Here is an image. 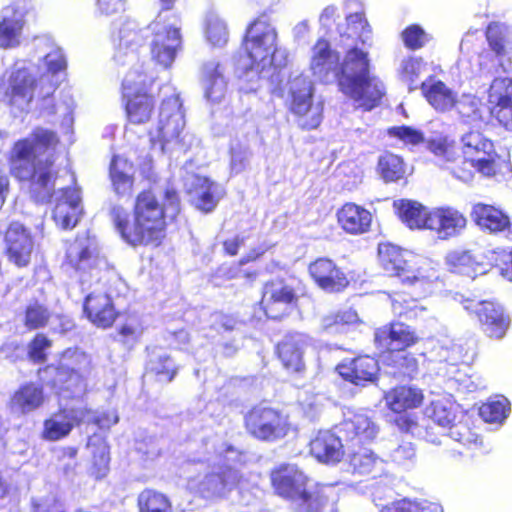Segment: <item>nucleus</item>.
Returning a JSON list of instances; mask_svg holds the SVG:
<instances>
[{"mask_svg": "<svg viewBox=\"0 0 512 512\" xmlns=\"http://www.w3.org/2000/svg\"><path fill=\"white\" fill-rule=\"evenodd\" d=\"M250 152L246 146L237 145L231 147L230 169L232 173H240L248 163Z\"/></svg>", "mask_w": 512, "mask_h": 512, "instance_id": "obj_64", "label": "nucleus"}, {"mask_svg": "<svg viewBox=\"0 0 512 512\" xmlns=\"http://www.w3.org/2000/svg\"><path fill=\"white\" fill-rule=\"evenodd\" d=\"M189 201L197 209L210 212L214 209L217 201L212 193V184L206 177L196 174H189L184 182Z\"/></svg>", "mask_w": 512, "mask_h": 512, "instance_id": "obj_30", "label": "nucleus"}, {"mask_svg": "<svg viewBox=\"0 0 512 512\" xmlns=\"http://www.w3.org/2000/svg\"><path fill=\"white\" fill-rule=\"evenodd\" d=\"M288 106L302 129H315L320 125L324 106L321 98H290Z\"/></svg>", "mask_w": 512, "mask_h": 512, "instance_id": "obj_29", "label": "nucleus"}, {"mask_svg": "<svg viewBox=\"0 0 512 512\" xmlns=\"http://www.w3.org/2000/svg\"><path fill=\"white\" fill-rule=\"evenodd\" d=\"M271 480L277 494L290 500L298 512H319L328 502L326 487L309 485L307 476L296 465L279 466Z\"/></svg>", "mask_w": 512, "mask_h": 512, "instance_id": "obj_4", "label": "nucleus"}, {"mask_svg": "<svg viewBox=\"0 0 512 512\" xmlns=\"http://www.w3.org/2000/svg\"><path fill=\"white\" fill-rule=\"evenodd\" d=\"M125 107L129 120L135 124L148 121L153 110L149 98H128Z\"/></svg>", "mask_w": 512, "mask_h": 512, "instance_id": "obj_49", "label": "nucleus"}, {"mask_svg": "<svg viewBox=\"0 0 512 512\" xmlns=\"http://www.w3.org/2000/svg\"><path fill=\"white\" fill-rule=\"evenodd\" d=\"M310 339L303 333H289L277 345V354L287 370L298 372L304 367L303 354Z\"/></svg>", "mask_w": 512, "mask_h": 512, "instance_id": "obj_22", "label": "nucleus"}, {"mask_svg": "<svg viewBox=\"0 0 512 512\" xmlns=\"http://www.w3.org/2000/svg\"><path fill=\"white\" fill-rule=\"evenodd\" d=\"M179 98H165L160 106L159 132L164 143L177 139L185 126Z\"/></svg>", "mask_w": 512, "mask_h": 512, "instance_id": "obj_21", "label": "nucleus"}, {"mask_svg": "<svg viewBox=\"0 0 512 512\" xmlns=\"http://www.w3.org/2000/svg\"><path fill=\"white\" fill-rule=\"evenodd\" d=\"M154 33L151 41L152 58L164 68L172 66L177 53L182 49L180 20L175 17L172 22L156 21L151 25Z\"/></svg>", "mask_w": 512, "mask_h": 512, "instance_id": "obj_11", "label": "nucleus"}, {"mask_svg": "<svg viewBox=\"0 0 512 512\" xmlns=\"http://www.w3.org/2000/svg\"><path fill=\"white\" fill-rule=\"evenodd\" d=\"M465 163L485 176L495 172L496 152L493 142L479 130L464 133L460 139Z\"/></svg>", "mask_w": 512, "mask_h": 512, "instance_id": "obj_12", "label": "nucleus"}, {"mask_svg": "<svg viewBox=\"0 0 512 512\" xmlns=\"http://www.w3.org/2000/svg\"><path fill=\"white\" fill-rule=\"evenodd\" d=\"M473 221L490 233H501L512 240V223L507 215L491 205L477 203L471 211Z\"/></svg>", "mask_w": 512, "mask_h": 512, "instance_id": "obj_23", "label": "nucleus"}, {"mask_svg": "<svg viewBox=\"0 0 512 512\" xmlns=\"http://www.w3.org/2000/svg\"><path fill=\"white\" fill-rule=\"evenodd\" d=\"M224 478L221 474H209L199 483L198 491L204 498H213L220 495Z\"/></svg>", "mask_w": 512, "mask_h": 512, "instance_id": "obj_61", "label": "nucleus"}, {"mask_svg": "<svg viewBox=\"0 0 512 512\" xmlns=\"http://www.w3.org/2000/svg\"><path fill=\"white\" fill-rule=\"evenodd\" d=\"M378 170L386 182H395L405 175V166L401 157L385 153L378 160Z\"/></svg>", "mask_w": 512, "mask_h": 512, "instance_id": "obj_45", "label": "nucleus"}, {"mask_svg": "<svg viewBox=\"0 0 512 512\" xmlns=\"http://www.w3.org/2000/svg\"><path fill=\"white\" fill-rule=\"evenodd\" d=\"M418 336L410 326L396 322L375 331V342L380 348L403 352L418 341Z\"/></svg>", "mask_w": 512, "mask_h": 512, "instance_id": "obj_18", "label": "nucleus"}, {"mask_svg": "<svg viewBox=\"0 0 512 512\" xmlns=\"http://www.w3.org/2000/svg\"><path fill=\"white\" fill-rule=\"evenodd\" d=\"M90 370L91 358L88 354L78 349H68L63 353L57 376L59 380H62V376L71 371L69 382L75 380L76 388L74 392L80 393L84 390L82 378L88 375Z\"/></svg>", "mask_w": 512, "mask_h": 512, "instance_id": "obj_24", "label": "nucleus"}, {"mask_svg": "<svg viewBox=\"0 0 512 512\" xmlns=\"http://www.w3.org/2000/svg\"><path fill=\"white\" fill-rule=\"evenodd\" d=\"M226 486L229 481L236 484L239 481V467L245 462V455L233 447L226 446Z\"/></svg>", "mask_w": 512, "mask_h": 512, "instance_id": "obj_56", "label": "nucleus"}, {"mask_svg": "<svg viewBox=\"0 0 512 512\" xmlns=\"http://www.w3.org/2000/svg\"><path fill=\"white\" fill-rule=\"evenodd\" d=\"M448 428L447 437L465 446L476 445L479 441V436L464 423L450 424Z\"/></svg>", "mask_w": 512, "mask_h": 512, "instance_id": "obj_58", "label": "nucleus"}, {"mask_svg": "<svg viewBox=\"0 0 512 512\" xmlns=\"http://www.w3.org/2000/svg\"><path fill=\"white\" fill-rule=\"evenodd\" d=\"M224 67L221 61H208L204 64L202 71V86L205 89V96H210L221 90L224 85Z\"/></svg>", "mask_w": 512, "mask_h": 512, "instance_id": "obj_44", "label": "nucleus"}, {"mask_svg": "<svg viewBox=\"0 0 512 512\" xmlns=\"http://www.w3.org/2000/svg\"><path fill=\"white\" fill-rule=\"evenodd\" d=\"M392 310L395 315L407 316L408 318L417 316V302L414 299L407 298L402 293H395L391 299Z\"/></svg>", "mask_w": 512, "mask_h": 512, "instance_id": "obj_59", "label": "nucleus"}, {"mask_svg": "<svg viewBox=\"0 0 512 512\" xmlns=\"http://www.w3.org/2000/svg\"><path fill=\"white\" fill-rule=\"evenodd\" d=\"M415 456V448L410 442H403L389 454L392 462L403 467H410L414 463Z\"/></svg>", "mask_w": 512, "mask_h": 512, "instance_id": "obj_60", "label": "nucleus"}, {"mask_svg": "<svg viewBox=\"0 0 512 512\" xmlns=\"http://www.w3.org/2000/svg\"><path fill=\"white\" fill-rule=\"evenodd\" d=\"M50 316L51 314L45 306L35 302L26 308L25 325L29 329L44 327L48 323Z\"/></svg>", "mask_w": 512, "mask_h": 512, "instance_id": "obj_55", "label": "nucleus"}, {"mask_svg": "<svg viewBox=\"0 0 512 512\" xmlns=\"http://www.w3.org/2000/svg\"><path fill=\"white\" fill-rule=\"evenodd\" d=\"M340 430L351 441H355V445H357L374 439L377 435L378 427L366 414L355 413L343 420L340 424Z\"/></svg>", "mask_w": 512, "mask_h": 512, "instance_id": "obj_31", "label": "nucleus"}, {"mask_svg": "<svg viewBox=\"0 0 512 512\" xmlns=\"http://www.w3.org/2000/svg\"><path fill=\"white\" fill-rule=\"evenodd\" d=\"M309 273L315 283L327 292H339L349 281L345 273L328 258H319L309 265Z\"/></svg>", "mask_w": 512, "mask_h": 512, "instance_id": "obj_17", "label": "nucleus"}, {"mask_svg": "<svg viewBox=\"0 0 512 512\" xmlns=\"http://www.w3.org/2000/svg\"><path fill=\"white\" fill-rule=\"evenodd\" d=\"M140 36L133 21H127L120 28L117 36L114 60L121 64H132V68L125 74L122 81V96H149V88L153 83L138 63L137 47Z\"/></svg>", "mask_w": 512, "mask_h": 512, "instance_id": "obj_6", "label": "nucleus"}, {"mask_svg": "<svg viewBox=\"0 0 512 512\" xmlns=\"http://www.w3.org/2000/svg\"><path fill=\"white\" fill-rule=\"evenodd\" d=\"M88 410L84 407H71L61 409L44 422L43 437L56 441L66 437L75 425L86 419Z\"/></svg>", "mask_w": 512, "mask_h": 512, "instance_id": "obj_16", "label": "nucleus"}, {"mask_svg": "<svg viewBox=\"0 0 512 512\" xmlns=\"http://www.w3.org/2000/svg\"><path fill=\"white\" fill-rule=\"evenodd\" d=\"M379 261L389 276L399 277L404 284L429 286L437 278L436 270L428 259L402 250L390 243L379 244Z\"/></svg>", "mask_w": 512, "mask_h": 512, "instance_id": "obj_5", "label": "nucleus"}, {"mask_svg": "<svg viewBox=\"0 0 512 512\" xmlns=\"http://www.w3.org/2000/svg\"><path fill=\"white\" fill-rule=\"evenodd\" d=\"M349 464L354 473L370 474L382 465V460L367 447L359 446L349 454Z\"/></svg>", "mask_w": 512, "mask_h": 512, "instance_id": "obj_42", "label": "nucleus"}, {"mask_svg": "<svg viewBox=\"0 0 512 512\" xmlns=\"http://www.w3.org/2000/svg\"><path fill=\"white\" fill-rule=\"evenodd\" d=\"M509 401L502 397L484 403L480 407V416L485 422H502L508 415Z\"/></svg>", "mask_w": 512, "mask_h": 512, "instance_id": "obj_51", "label": "nucleus"}, {"mask_svg": "<svg viewBox=\"0 0 512 512\" xmlns=\"http://www.w3.org/2000/svg\"><path fill=\"white\" fill-rule=\"evenodd\" d=\"M57 135L48 129L36 128L28 137L14 144L10 169L14 177L30 181L31 196L37 202H47L54 191L53 164Z\"/></svg>", "mask_w": 512, "mask_h": 512, "instance_id": "obj_3", "label": "nucleus"}, {"mask_svg": "<svg viewBox=\"0 0 512 512\" xmlns=\"http://www.w3.org/2000/svg\"><path fill=\"white\" fill-rule=\"evenodd\" d=\"M224 24L219 13L209 11L204 21V33L208 43L212 46H220Z\"/></svg>", "mask_w": 512, "mask_h": 512, "instance_id": "obj_53", "label": "nucleus"}, {"mask_svg": "<svg viewBox=\"0 0 512 512\" xmlns=\"http://www.w3.org/2000/svg\"><path fill=\"white\" fill-rule=\"evenodd\" d=\"M486 38L491 50L499 57L507 54V39L498 23H490L487 27Z\"/></svg>", "mask_w": 512, "mask_h": 512, "instance_id": "obj_57", "label": "nucleus"}, {"mask_svg": "<svg viewBox=\"0 0 512 512\" xmlns=\"http://www.w3.org/2000/svg\"><path fill=\"white\" fill-rule=\"evenodd\" d=\"M463 304L467 311L476 314L484 334L492 339L500 340L506 335L511 318L504 307L493 301H480L465 299L462 295L455 298Z\"/></svg>", "mask_w": 512, "mask_h": 512, "instance_id": "obj_9", "label": "nucleus"}, {"mask_svg": "<svg viewBox=\"0 0 512 512\" xmlns=\"http://www.w3.org/2000/svg\"><path fill=\"white\" fill-rule=\"evenodd\" d=\"M394 208L399 218L411 229H428L429 211L420 203L412 200H398Z\"/></svg>", "mask_w": 512, "mask_h": 512, "instance_id": "obj_36", "label": "nucleus"}, {"mask_svg": "<svg viewBox=\"0 0 512 512\" xmlns=\"http://www.w3.org/2000/svg\"><path fill=\"white\" fill-rule=\"evenodd\" d=\"M387 406L394 412L400 413L406 409L419 406L423 401L422 391L411 386H400L385 395Z\"/></svg>", "mask_w": 512, "mask_h": 512, "instance_id": "obj_37", "label": "nucleus"}, {"mask_svg": "<svg viewBox=\"0 0 512 512\" xmlns=\"http://www.w3.org/2000/svg\"><path fill=\"white\" fill-rule=\"evenodd\" d=\"M357 321V313L352 309H348L324 316L321 320V328L328 333H339L343 331L345 325L353 324Z\"/></svg>", "mask_w": 512, "mask_h": 512, "instance_id": "obj_47", "label": "nucleus"}, {"mask_svg": "<svg viewBox=\"0 0 512 512\" xmlns=\"http://www.w3.org/2000/svg\"><path fill=\"white\" fill-rule=\"evenodd\" d=\"M180 211V202L174 189L165 191V203H159L150 190L141 192L135 201L132 222L125 209L114 206L112 221L121 237L131 246H158L165 237V218H174Z\"/></svg>", "mask_w": 512, "mask_h": 512, "instance_id": "obj_2", "label": "nucleus"}, {"mask_svg": "<svg viewBox=\"0 0 512 512\" xmlns=\"http://www.w3.org/2000/svg\"><path fill=\"white\" fill-rule=\"evenodd\" d=\"M44 402L43 388L35 383L21 386L10 399V408L19 414H28L42 406Z\"/></svg>", "mask_w": 512, "mask_h": 512, "instance_id": "obj_33", "label": "nucleus"}, {"mask_svg": "<svg viewBox=\"0 0 512 512\" xmlns=\"http://www.w3.org/2000/svg\"><path fill=\"white\" fill-rule=\"evenodd\" d=\"M294 290L283 282H270L264 287L262 304L268 317L277 318L275 306H286L295 300Z\"/></svg>", "mask_w": 512, "mask_h": 512, "instance_id": "obj_34", "label": "nucleus"}, {"mask_svg": "<svg viewBox=\"0 0 512 512\" xmlns=\"http://www.w3.org/2000/svg\"><path fill=\"white\" fill-rule=\"evenodd\" d=\"M5 240L10 261L18 267L27 266L30 262L33 242L25 227L18 222L10 224Z\"/></svg>", "mask_w": 512, "mask_h": 512, "instance_id": "obj_20", "label": "nucleus"}, {"mask_svg": "<svg viewBox=\"0 0 512 512\" xmlns=\"http://www.w3.org/2000/svg\"><path fill=\"white\" fill-rule=\"evenodd\" d=\"M311 454L322 463L335 464L344 456V446L339 436L330 430H321L310 442Z\"/></svg>", "mask_w": 512, "mask_h": 512, "instance_id": "obj_25", "label": "nucleus"}, {"mask_svg": "<svg viewBox=\"0 0 512 512\" xmlns=\"http://www.w3.org/2000/svg\"><path fill=\"white\" fill-rule=\"evenodd\" d=\"M339 375L355 385L373 382L378 374L379 365L375 358L360 356L337 366Z\"/></svg>", "mask_w": 512, "mask_h": 512, "instance_id": "obj_26", "label": "nucleus"}, {"mask_svg": "<svg viewBox=\"0 0 512 512\" xmlns=\"http://www.w3.org/2000/svg\"><path fill=\"white\" fill-rule=\"evenodd\" d=\"M245 426L249 434L263 441L283 438L289 431L286 416L269 407H254L245 416Z\"/></svg>", "mask_w": 512, "mask_h": 512, "instance_id": "obj_10", "label": "nucleus"}, {"mask_svg": "<svg viewBox=\"0 0 512 512\" xmlns=\"http://www.w3.org/2000/svg\"><path fill=\"white\" fill-rule=\"evenodd\" d=\"M40 79L32 77L25 67L16 63L10 70H7L0 79V90L6 96H33L39 94Z\"/></svg>", "mask_w": 512, "mask_h": 512, "instance_id": "obj_19", "label": "nucleus"}, {"mask_svg": "<svg viewBox=\"0 0 512 512\" xmlns=\"http://www.w3.org/2000/svg\"><path fill=\"white\" fill-rule=\"evenodd\" d=\"M66 260L69 267L83 274L90 271L96 262L86 239H76L69 245Z\"/></svg>", "mask_w": 512, "mask_h": 512, "instance_id": "obj_39", "label": "nucleus"}, {"mask_svg": "<svg viewBox=\"0 0 512 512\" xmlns=\"http://www.w3.org/2000/svg\"><path fill=\"white\" fill-rule=\"evenodd\" d=\"M34 47L38 53L44 54L38 63V72L40 73L39 95L52 96L63 80L67 68L66 57L62 48L47 35L35 38Z\"/></svg>", "mask_w": 512, "mask_h": 512, "instance_id": "obj_8", "label": "nucleus"}, {"mask_svg": "<svg viewBox=\"0 0 512 512\" xmlns=\"http://www.w3.org/2000/svg\"><path fill=\"white\" fill-rule=\"evenodd\" d=\"M426 414L441 429L448 427L455 420V404L451 396H436L426 408Z\"/></svg>", "mask_w": 512, "mask_h": 512, "instance_id": "obj_40", "label": "nucleus"}, {"mask_svg": "<svg viewBox=\"0 0 512 512\" xmlns=\"http://www.w3.org/2000/svg\"><path fill=\"white\" fill-rule=\"evenodd\" d=\"M426 143L427 149L442 163L454 162L458 156L455 142L446 135H435Z\"/></svg>", "mask_w": 512, "mask_h": 512, "instance_id": "obj_43", "label": "nucleus"}, {"mask_svg": "<svg viewBox=\"0 0 512 512\" xmlns=\"http://www.w3.org/2000/svg\"><path fill=\"white\" fill-rule=\"evenodd\" d=\"M428 103L438 112H447L456 109L464 122L474 124L476 121L472 117L466 116L461 112L460 104L479 102L481 98H426Z\"/></svg>", "mask_w": 512, "mask_h": 512, "instance_id": "obj_48", "label": "nucleus"}, {"mask_svg": "<svg viewBox=\"0 0 512 512\" xmlns=\"http://www.w3.org/2000/svg\"><path fill=\"white\" fill-rule=\"evenodd\" d=\"M423 96H451V89L437 75H429L421 83Z\"/></svg>", "mask_w": 512, "mask_h": 512, "instance_id": "obj_62", "label": "nucleus"}, {"mask_svg": "<svg viewBox=\"0 0 512 512\" xmlns=\"http://www.w3.org/2000/svg\"><path fill=\"white\" fill-rule=\"evenodd\" d=\"M401 39L407 49L416 51L423 48L431 37L419 24H410L402 30Z\"/></svg>", "mask_w": 512, "mask_h": 512, "instance_id": "obj_50", "label": "nucleus"}, {"mask_svg": "<svg viewBox=\"0 0 512 512\" xmlns=\"http://www.w3.org/2000/svg\"><path fill=\"white\" fill-rule=\"evenodd\" d=\"M177 366L162 350H153L147 363V370L155 374L159 381L170 382L177 373Z\"/></svg>", "mask_w": 512, "mask_h": 512, "instance_id": "obj_41", "label": "nucleus"}, {"mask_svg": "<svg viewBox=\"0 0 512 512\" xmlns=\"http://www.w3.org/2000/svg\"><path fill=\"white\" fill-rule=\"evenodd\" d=\"M338 222L347 233L362 234L368 231L372 216L371 213L354 203H346L338 211Z\"/></svg>", "mask_w": 512, "mask_h": 512, "instance_id": "obj_32", "label": "nucleus"}, {"mask_svg": "<svg viewBox=\"0 0 512 512\" xmlns=\"http://www.w3.org/2000/svg\"><path fill=\"white\" fill-rule=\"evenodd\" d=\"M140 512H172L168 498L157 491L146 489L138 497Z\"/></svg>", "mask_w": 512, "mask_h": 512, "instance_id": "obj_46", "label": "nucleus"}, {"mask_svg": "<svg viewBox=\"0 0 512 512\" xmlns=\"http://www.w3.org/2000/svg\"><path fill=\"white\" fill-rule=\"evenodd\" d=\"M381 512H442V508L433 503H418L402 499L385 506Z\"/></svg>", "mask_w": 512, "mask_h": 512, "instance_id": "obj_54", "label": "nucleus"}, {"mask_svg": "<svg viewBox=\"0 0 512 512\" xmlns=\"http://www.w3.org/2000/svg\"><path fill=\"white\" fill-rule=\"evenodd\" d=\"M461 112L473 118L475 125L488 123L495 117L506 129L512 131V98H497V102L491 98H481L479 102L460 104Z\"/></svg>", "mask_w": 512, "mask_h": 512, "instance_id": "obj_13", "label": "nucleus"}, {"mask_svg": "<svg viewBox=\"0 0 512 512\" xmlns=\"http://www.w3.org/2000/svg\"><path fill=\"white\" fill-rule=\"evenodd\" d=\"M25 13L17 6H7L1 12L0 47L15 48L21 43Z\"/></svg>", "mask_w": 512, "mask_h": 512, "instance_id": "obj_27", "label": "nucleus"}, {"mask_svg": "<svg viewBox=\"0 0 512 512\" xmlns=\"http://www.w3.org/2000/svg\"><path fill=\"white\" fill-rule=\"evenodd\" d=\"M84 312L100 328L110 327L117 317L113 302L106 293H90L84 302Z\"/></svg>", "mask_w": 512, "mask_h": 512, "instance_id": "obj_28", "label": "nucleus"}, {"mask_svg": "<svg viewBox=\"0 0 512 512\" xmlns=\"http://www.w3.org/2000/svg\"><path fill=\"white\" fill-rule=\"evenodd\" d=\"M467 218L458 209L451 206L434 208L429 211L428 229L440 240H448L463 233Z\"/></svg>", "mask_w": 512, "mask_h": 512, "instance_id": "obj_14", "label": "nucleus"}, {"mask_svg": "<svg viewBox=\"0 0 512 512\" xmlns=\"http://www.w3.org/2000/svg\"><path fill=\"white\" fill-rule=\"evenodd\" d=\"M134 166L122 156H114L110 165V178L118 195H128L133 186Z\"/></svg>", "mask_w": 512, "mask_h": 512, "instance_id": "obj_38", "label": "nucleus"}, {"mask_svg": "<svg viewBox=\"0 0 512 512\" xmlns=\"http://www.w3.org/2000/svg\"><path fill=\"white\" fill-rule=\"evenodd\" d=\"M276 43L277 31L272 26L268 13L261 12L248 24L242 40V49L249 59L244 69H264L273 65Z\"/></svg>", "mask_w": 512, "mask_h": 512, "instance_id": "obj_7", "label": "nucleus"}, {"mask_svg": "<svg viewBox=\"0 0 512 512\" xmlns=\"http://www.w3.org/2000/svg\"><path fill=\"white\" fill-rule=\"evenodd\" d=\"M53 209V220L62 229L76 226L82 213L80 190L76 186L59 190Z\"/></svg>", "mask_w": 512, "mask_h": 512, "instance_id": "obj_15", "label": "nucleus"}, {"mask_svg": "<svg viewBox=\"0 0 512 512\" xmlns=\"http://www.w3.org/2000/svg\"><path fill=\"white\" fill-rule=\"evenodd\" d=\"M490 261L500 269L503 277L512 281V250L499 249L491 252Z\"/></svg>", "mask_w": 512, "mask_h": 512, "instance_id": "obj_63", "label": "nucleus"}, {"mask_svg": "<svg viewBox=\"0 0 512 512\" xmlns=\"http://www.w3.org/2000/svg\"><path fill=\"white\" fill-rule=\"evenodd\" d=\"M369 66L368 53L357 47L346 51L342 63L339 52L324 37L311 48L309 68L313 75L327 79L333 74L339 90L347 96H384V85L370 75Z\"/></svg>", "mask_w": 512, "mask_h": 512, "instance_id": "obj_1", "label": "nucleus"}, {"mask_svg": "<svg viewBox=\"0 0 512 512\" xmlns=\"http://www.w3.org/2000/svg\"><path fill=\"white\" fill-rule=\"evenodd\" d=\"M390 138L400 141L405 146H417L425 142L422 131L411 126H393L387 129Z\"/></svg>", "mask_w": 512, "mask_h": 512, "instance_id": "obj_52", "label": "nucleus"}, {"mask_svg": "<svg viewBox=\"0 0 512 512\" xmlns=\"http://www.w3.org/2000/svg\"><path fill=\"white\" fill-rule=\"evenodd\" d=\"M445 261L449 269L458 274L475 278L486 272L484 266L468 250L456 249L447 253Z\"/></svg>", "mask_w": 512, "mask_h": 512, "instance_id": "obj_35", "label": "nucleus"}]
</instances>
